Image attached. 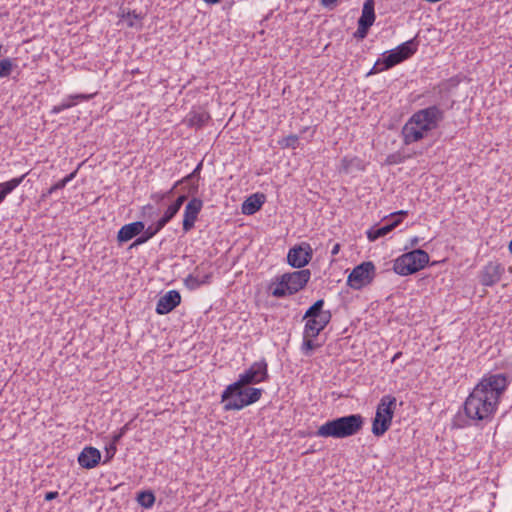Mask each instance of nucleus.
<instances>
[{
  "label": "nucleus",
  "instance_id": "12",
  "mask_svg": "<svg viewBox=\"0 0 512 512\" xmlns=\"http://www.w3.org/2000/svg\"><path fill=\"white\" fill-rule=\"evenodd\" d=\"M313 249L309 243L302 242L289 249L287 254V262L294 268H303L312 259Z\"/></svg>",
  "mask_w": 512,
  "mask_h": 512
},
{
  "label": "nucleus",
  "instance_id": "16",
  "mask_svg": "<svg viewBox=\"0 0 512 512\" xmlns=\"http://www.w3.org/2000/svg\"><path fill=\"white\" fill-rule=\"evenodd\" d=\"M203 207V202L199 198H192L184 210L183 217V231L185 233L189 232L195 225V221L197 220L198 214L200 213Z\"/></svg>",
  "mask_w": 512,
  "mask_h": 512
},
{
  "label": "nucleus",
  "instance_id": "48",
  "mask_svg": "<svg viewBox=\"0 0 512 512\" xmlns=\"http://www.w3.org/2000/svg\"><path fill=\"white\" fill-rule=\"evenodd\" d=\"M509 251H510V253L512 254V240H511V241H510V243H509Z\"/></svg>",
  "mask_w": 512,
  "mask_h": 512
},
{
  "label": "nucleus",
  "instance_id": "8",
  "mask_svg": "<svg viewBox=\"0 0 512 512\" xmlns=\"http://www.w3.org/2000/svg\"><path fill=\"white\" fill-rule=\"evenodd\" d=\"M395 405V397L387 395L381 398L372 423V433L375 436H382L389 429L392 422L394 414L393 408Z\"/></svg>",
  "mask_w": 512,
  "mask_h": 512
},
{
  "label": "nucleus",
  "instance_id": "39",
  "mask_svg": "<svg viewBox=\"0 0 512 512\" xmlns=\"http://www.w3.org/2000/svg\"><path fill=\"white\" fill-rule=\"evenodd\" d=\"M76 173L77 171H73L72 173H70L69 175L62 179V181H65V185H67L70 181H72L75 178Z\"/></svg>",
  "mask_w": 512,
  "mask_h": 512
},
{
  "label": "nucleus",
  "instance_id": "11",
  "mask_svg": "<svg viewBox=\"0 0 512 512\" xmlns=\"http://www.w3.org/2000/svg\"><path fill=\"white\" fill-rule=\"evenodd\" d=\"M268 377V364L262 359L254 362L244 373L240 374L237 381L251 385L264 382Z\"/></svg>",
  "mask_w": 512,
  "mask_h": 512
},
{
  "label": "nucleus",
  "instance_id": "30",
  "mask_svg": "<svg viewBox=\"0 0 512 512\" xmlns=\"http://www.w3.org/2000/svg\"><path fill=\"white\" fill-rule=\"evenodd\" d=\"M123 20L127 23L129 27H138L140 26V15L136 14L135 12H128L126 15L123 14L122 16Z\"/></svg>",
  "mask_w": 512,
  "mask_h": 512
},
{
  "label": "nucleus",
  "instance_id": "3",
  "mask_svg": "<svg viewBox=\"0 0 512 512\" xmlns=\"http://www.w3.org/2000/svg\"><path fill=\"white\" fill-rule=\"evenodd\" d=\"M249 385L236 381L226 387L221 395L224 410H241L257 402L263 393L260 388L248 387Z\"/></svg>",
  "mask_w": 512,
  "mask_h": 512
},
{
  "label": "nucleus",
  "instance_id": "32",
  "mask_svg": "<svg viewBox=\"0 0 512 512\" xmlns=\"http://www.w3.org/2000/svg\"><path fill=\"white\" fill-rule=\"evenodd\" d=\"M12 71V62L10 59L5 58L0 60V77H8Z\"/></svg>",
  "mask_w": 512,
  "mask_h": 512
},
{
  "label": "nucleus",
  "instance_id": "44",
  "mask_svg": "<svg viewBox=\"0 0 512 512\" xmlns=\"http://www.w3.org/2000/svg\"><path fill=\"white\" fill-rule=\"evenodd\" d=\"M6 196L7 194L2 189H0V203L5 199Z\"/></svg>",
  "mask_w": 512,
  "mask_h": 512
},
{
  "label": "nucleus",
  "instance_id": "5",
  "mask_svg": "<svg viewBox=\"0 0 512 512\" xmlns=\"http://www.w3.org/2000/svg\"><path fill=\"white\" fill-rule=\"evenodd\" d=\"M418 42L416 37L410 39L402 44H400L395 49H392L383 54V58L379 59L373 69L369 72V74L388 70L395 65L403 62L404 60L410 58L417 51Z\"/></svg>",
  "mask_w": 512,
  "mask_h": 512
},
{
  "label": "nucleus",
  "instance_id": "15",
  "mask_svg": "<svg viewBox=\"0 0 512 512\" xmlns=\"http://www.w3.org/2000/svg\"><path fill=\"white\" fill-rule=\"evenodd\" d=\"M503 272L504 268L500 263L488 262L480 272V283L484 286H493L500 281Z\"/></svg>",
  "mask_w": 512,
  "mask_h": 512
},
{
  "label": "nucleus",
  "instance_id": "23",
  "mask_svg": "<svg viewBox=\"0 0 512 512\" xmlns=\"http://www.w3.org/2000/svg\"><path fill=\"white\" fill-rule=\"evenodd\" d=\"M264 198L263 195L254 194L248 197L242 204V213L245 215H253L260 210Z\"/></svg>",
  "mask_w": 512,
  "mask_h": 512
},
{
  "label": "nucleus",
  "instance_id": "22",
  "mask_svg": "<svg viewBox=\"0 0 512 512\" xmlns=\"http://www.w3.org/2000/svg\"><path fill=\"white\" fill-rule=\"evenodd\" d=\"M186 195H180L164 212L163 216L159 219L160 224L166 226L173 217L178 213L183 203L186 201Z\"/></svg>",
  "mask_w": 512,
  "mask_h": 512
},
{
  "label": "nucleus",
  "instance_id": "34",
  "mask_svg": "<svg viewBox=\"0 0 512 512\" xmlns=\"http://www.w3.org/2000/svg\"><path fill=\"white\" fill-rule=\"evenodd\" d=\"M73 105H74V103H72V102H63L60 105L54 106L53 109H52V112L53 113H60L63 110L72 107Z\"/></svg>",
  "mask_w": 512,
  "mask_h": 512
},
{
  "label": "nucleus",
  "instance_id": "41",
  "mask_svg": "<svg viewBox=\"0 0 512 512\" xmlns=\"http://www.w3.org/2000/svg\"><path fill=\"white\" fill-rule=\"evenodd\" d=\"M197 191H198V184L192 183L189 192L193 194V193H196Z\"/></svg>",
  "mask_w": 512,
  "mask_h": 512
},
{
  "label": "nucleus",
  "instance_id": "42",
  "mask_svg": "<svg viewBox=\"0 0 512 512\" xmlns=\"http://www.w3.org/2000/svg\"><path fill=\"white\" fill-rule=\"evenodd\" d=\"M72 98L73 99H89V96H85V95L79 94V95L73 96Z\"/></svg>",
  "mask_w": 512,
  "mask_h": 512
},
{
  "label": "nucleus",
  "instance_id": "35",
  "mask_svg": "<svg viewBox=\"0 0 512 512\" xmlns=\"http://www.w3.org/2000/svg\"><path fill=\"white\" fill-rule=\"evenodd\" d=\"M126 430H127V425L123 426L119 430V432L114 434L112 437V443L116 445L120 441V439L124 436V434L126 433Z\"/></svg>",
  "mask_w": 512,
  "mask_h": 512
},
{
  "label": "nucleus",
  "instance_id": "26",
  "mask_svg": "<svg viewBox=\"0 0 512 512\" xmlns=\"http://www.w3.org/2000/svg\"><path fill=\"white\" fill-rule=\"evenodd\" d=\"M137 500L144 508H151L155 503V496L151 491H142L138 494Z\"/></svg>",
  "mask_w": 512,
  "mask_h": 512
},
{
  "label": "nucleus",
  "instance_id": "29",
  "mask_svg": "<svg viewBox=\"0 0 512 512\" xmlns=\"http://www.w3.org/2000/svg\"><path fill=\"white\" fill-rule=\"evenodd\" d=\"M316 337H306L305 331H303V344H302V351L305 355H309L314 349L319 347L318 344L314 343V339Z\"/></svg>",
  "mask_w": 512,
  "mask_h": 512
},
{
  "label": "nucleus",
  "instance_id": "9",
  "mask_svg": "<svg viewBox=\"0 0 512 512\" xmlns=\"http://www.w3.org/2000/svg\"><path fill=\"white\" fill-rule=\"evenodd\" d=\"M374 274V264L372 262H363L352 270L348 276L347 283L353 289H361L371 283Z\"/></svg>",
  "mask_w": 512,
  "mask_h": 512
},
{
  "label": "nucleus",
  "instance_id": "1",
  "mask_svg": "<svg viewBox=\"0 0 512 512\" xmlns=\"http://www.w3.org/2000/svg\"><path fill=\"white\" fill-rule=\"evenodd\" d=\"M508 384V377L504 373L485 375L464 402L466 416L477 421L490 419Z\"/></svg>",
  "mask_w": 512,
  "mask_h": 512
},
{
  "label": "nucleus",
  "instance_id": "40",
  "mask_svg": "<svg viewBox=\"0 0 512 512\" xmlns=\"http://www.w3.org/2000/svg\"><path fill=\"white\" fill-rule=\"evenodd\" d=\"M339 249H340V244L336 243V244L333 246L332 250H331V254H332V255H336V254H338Z\"/></svg>",
  "mask_w": 512,
  "mask_h": 512
},
{
  "label": "nucleus",
  "instance_id": "13",
  "mask_svg": "<svg viewBox=\"0 0 512 512\" xmlns=\"http://www.w3.org/2000/svg\"><path fill=\"white\" fill-rule=\"evenodd\" d=\"M428 134L429 132H427L424 127L417 123V121L414 120V117L412 116L402 128L403 142L406 145L418 142L427 137Z\"/></svg>",
  "mask_w": 512,
  "mask_h": 512
},
{
  "label": "nucleus",
  "instance_id": "33",
  "mask_svg": "<svg viewBox=\"0 0 512 512\" xmlns=\"http://www.w3.org/2000/svg\"><path fill=\"white\" fill-rule=\"evenodd\" d=\"M370 27L371 26H368V25L358 24V28H357L356 32L354 33V37L357 39H364L367 36Z\"/></svg>",
  "mask_w": 512,
  "mask_h": 512
},
{
  "label": "nucleus",
  "instance_id": "27",
  "mask_svg": "<svg viewBox=\"0 0 512 512\" xmlns=\"http://www.w3.org/2000/svg\"><path fill=\"white\" fill-rule=\"evenodd\" d=\"M27 174H23L18 178H13L7 182L0 183V189H2L7 195L11 193L16 187H18Z\"/></svg>",
  "mask_w": 512,
  "mask_h": 512
},
{
  "label": "nucleus",
  "instance_id": "2",
  "mask_svg": "<svg viewBox=\"0 0 512 512\" xmlns=\"http://www.w3.org/2000/svg\"><path fill=\"white\" fill-rule=\"evenodd\" d=\"M364 425L361 414H350L329 420L316 431L318 437L343 439L358 434Z\"/></svg>",
  "mask_w": 512,
  "mask_h": 512
},
{
  "label": "nucleus",
  "instance_id": "45",
  "mask_svg": "<svg viewBox=\"0 0 512 512\" xmlns=\"http://www.w3.org/2000/svg\"><path fill=\"white\" fill-rule=\"evenodd\" d=\"M335 1H336V0H322V3H323L324 5H328V4H331V3L335 2Z\"/></svg>",
  "mask_w": 512,
  "mask_h": 512
},
{
  "label": "nucleus",
  "instance_id": "14",
  "mask_svg": "<svg viewBox=\"0 0 512 512\" xmlns=\"http://www.w3.org/2000/svg\"><path fill=\"white\" fill-rule=\"evenodd\" d=\"M407 214H408V212L404 211V210H400V211L392 213L391 217H393L394 219L391 222H389L381 227L370 228L366 233L367 238L369 239V241L373 242L381 237H384L385 235L390 233L393 229H395L402 222V218L404 216H406Z\"/></svg>",
  "mask_w": 512,
  "mask_h": 512
},
{
  "label": "nucleus",
  "instance_id": "24",
  "mask_svg": "<svg viewBox=\"0 0 512 512\" xmlns=\"http://www.w3.org/2000/svg\"><path fill=\"white\" fill-rule=\"evenodd\" d=\"M374 5V0H365L362 8V14L358 19V24H364L368 26L373 25L376 18Z\"/></svg>",
  "mask_w": 512,
  "mask_h": 512
},
{
  "label": "nucleus",
  "instance_id": "18",
  "mask_svg": "<svg viewBox=\"0 0 512 512\" xmlns=\"http://www.w3.org/2000/svg\"><path fill=\"white\" fill-rule=\"evenodd\" d=\"M101 460V453L97 448L85 447L78 456V463L85 469L96 467Z\"/></svg>",
  "mask_w": 512,
  "mask_h": 512
},
{
  "label": "nucleus",
  "instance_id": "28",
  "mask_svg": "<svg viewBox=\"0 0 512 512\" xmlns=\"http://www.w3.org/2000/svg\"><path fill=\"white\" fill-rule=\"evenodd\" d=\"M201 169H202V162H200V163L196 166V168H195V169H194V170H193L189 175L185 176L182 180H180V181L176 182V184L174 185V187H173L170 191H168V192H167L163 197L170 195V194L173 192V189H174L177 185H179L180 183H183V182H191V181H193L195 178H196V180H198Z\"/></svg>",
  "mask_w": 512,
  "mask_h": 512
},
{
  "label": "nucleus",
  "instance_id": "6",
  "mask_svg": "<svg viewBox=\"0 0 512 512\" xmlns=\"http://www.w3.org/2000/svg\"><path fill=\"white\" fill-rule=\"evenodd\" d=\"M323 307L324 300L319 299L306 310L303 316L307 320L304 326L306 337H317L331 321V312Z\"/></svg>",
  "mask_w": 512,
  "mask_h": 512
},
{
  "label": "nucleus",
  "instance_id": "25",
  "mask_svg": "<svg viewBox=\"0 0 512 512\" xmlns=\"http://www.w3.org/2000/svg\"><path fill=\"white\" fill-rule=\"evenodd\" d=\"M210 275L206 274L200 277L198 274H189L185 279V285L190 290L199 288L201 285L209 283Z\"/></svg>",
  "mask_w": 512,
  "mask_h": 512
},
{
  "label": "nucleus",
  "instance_id": "38",
  "mask_svg": "<svg viewBox=\"0 0 512 512\" xmlns=\"http://www.w3.org/2000/svg\"><path fill=\"white\" fill-rule=\"evenodd\" d=\"M57 497H58V492L57 491H50V492H47L45 494V500L46 501H51V500H53V499H55Z\"/></svg>",
  "mask_w": 512,
  "mask_h": 512
},
{
  "label": "nucleus",
  "instance_id": "19",
  "mask_svg": "<svg viewBox=\"0 0 512 512\" xmlns=\"http://www.w3.org/2000/svg\"><path fill=\"white\" fill-rule=\"evenodd\" d=\"M144 227L145 224L142 221H135L122 226L118 231L117 241L121 244L132 240L134 237L141 234Z\"/></svg>",
  "mask_w": 512,
  "mask_h": 512
},
{
  "label": "nucleus",
  "instance_id": "7",
  "mask_svg": "<svg viewBox=\"0 0 512 512\" xmlns=\"http://www.w3.org/2000/svg\"><path fill=\"white\" fill-rule=\"evenodd\" d=\"M429 262V255L422 249H415L398 257L393 265L395 273L407 276L423 269Z\"/></svg>",
  "mask_w": 512,
  "mask_h": 512
},
{
  "label": "nucleus",
  "instance_id": "31",
  "mask_svg": "<svg viewBox=\"0 0 512 512\" xmlns=\"http://www.w3.org/2000/svg\"><path fill=\"white\" fill-rule=\"evenodd\" d=\"M298 136L297 135H289L284 137L278 143L282 148H292L295 149L298 145Z\"/></svg>",
  "mask_w": 512,
  "mask_h": 512
},
{
  "label": "nucleus",
  "instance_id": "46",
  "mask_svg": "<svg viewBox=\"0 0 512 512\" xmlns=\"http://www.w3.org/2000/svg\"><path fill=\"white\" fill-rule=\"evenodd\" d=\"M206 3L215 4L218 3L220 0H204Z\"/></svg>",
  "mask_w": 512,
  "mask_h": 512
},
{
  "label": "nucleus",
  "instance_id": "20",
  "mask_svg": "<svg viewBox=\"0 0 512 512\" xmlns=\"http://www.w3.org/2000/svg\"><path fill=\"white\" fill-rule=\"evenodd\" d=\"M165 226L163 224H160V221L158 220L156 223L149 225L146 229L141 232V235H139L135 241L130 245V248L137 247L139 245H142L146 243L148 240L153 238L159 231H161Z\"/></svg>",
  "mask_w": 512,
  "mask_h": 512
},
{
  "label": "nucleus",
  "instance_id": "36",
  "mask_svg": "<svg viewBox=\"0 0 512 512\" xmlns=\"http://www.w3.org/2000/svg\"><path fill=\"white\" fill-rule=\"evenodd\" d=\"M115 453H116V445L111 443V445L106 449V460L104 461V463L109 461L110 459H112L114 457Z\"/></svg>",
  "mask_w": 512,
  "mask_h": 512
},
{
  "label": "nucleus",
  "instance_id": "17",
  "mask_svg": "<svg viewBox=\"0 0 512 512\" xmlns=\"http://www.w3.org/2000/svg\"><path fill=\"white\" fill-rule=\"evenodd\" d=\"M181 302V295L176 290H170L159 298L156 305V312L160 315L168 314Z\"/></svg>",
  "mask_w": 512,
  "mask_h": 512
},
{
  "label": "nucleus",
  "instance_id": "47",
  "mask_svg": "<svg viewBox=\"0 0 512 512\" xmlns=\"http://www.w3.org/2000/svg\"><path fill=\"white\" fill-rule=\"evenodd\" d=\"M400 356H401V352L396 353V354L394 355V357H393L392 361H393V362H394V361H396V359H398Z\"/></svg>",
  "mask_w": 512,
  "mask_h": 512
},
{
  "label": "nucleus",
  "instance_id": "37",
  "mask_svg": "<svg viewBox=\"0 0 512 512\" xmlns=\"http://www.w3.org/2000/svg\"><path fill=\"white\" fill-rule=\"evenodd\" d=\"M65 186H66L65 181H62V179H61L60 181H58L57 183H55L54 185H52L49 188V193H54L57 190L63 189Z\"/></svg>",
  "mask_w": 512,
  "mask_h": 512
},
{
  "label": "nucleus",
  "instance_id": "43",
  "mask_svg": "<svg viewBox=\"0 0 512 512\" xmlns=\"http://www.w3.org/2000/svg\"><path fill=\"white\" fill-rule=\"evenodd\" d=\"M53 193H49V189L44 192L42 195H41V199L44 200L46 199L47 197H49L50 195H52Z\"/></svg>",
  "mask_w": 512,
  "mask_h": 512
},
{
  "label": "nucleus",
  "instance_id": "4",
  "mask_svg": "<svg viewBox=\"0 0 512 512\" xmlns=\"http://www.w3.org/2000/svg\"><path fill=\"white\" fill-rule=\"evenodd\" d=\"M311 277L309 269H301L291 273H284L277 278L275 287L271 290L272 296L283 298L302 290Z\"/></svg>",
  "mask_w": 512,
  "mask_h": 512
},
{
  "label": "nucleus",
  "instance_id": "10",
  "mask_svg": "<svg viewBox=\"0 0 512 512\" xmlns=\"http://www.w3.org/2000/svg\"><path fill=\"white\" fill-rule=\"evenodd\" d=\"M412 117L430 133L443 120L444 112L438 106L433 105L416 111Z\"/></svg>",
  "mask_w": 512,
  "mask_h": 512
},
{
  "label": "nucleus",
  "instance_id": "21",
  "mask_svg": "<svg viewBox=\"0 0 512 512\" xmlns=\"http://www.w3.org/2000/svg\"><path fill=\"white\" fill-rule=\"evenodd\" d=\"M209 120V113L200 108L192 110L186 117L187 124L197 129L203 127Z\"/></svg>",
  "mask_w": 512,
  "mask_h": 512
}]
</instances>
